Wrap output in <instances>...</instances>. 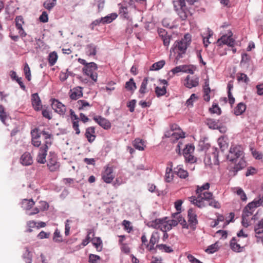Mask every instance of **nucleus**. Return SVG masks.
I'll list each match as a JSON object with an SVG mask.
<instances>
[{"label":"nucleus","mask_w":263,"mask_h":263,"mask_svg":"<svg viewBox=\"0 0 263 263\" xmlns=\"http://www.w3.org/2000/svg\"><path fill=\"white\" fill-rule=\"evenodd\" d=\"M125 88L127 90L131 91H134L137 88L133 78H130L128 81L126 82Z\"/></svg>","instance_id":"nucleus-33"},{"label":"nucleus","mask_w":263,"mask_h":263,"mask_svg":"<svg viewBox=\"0 0 263 263\" xmlns=\"http://www.w3.org/2000/svg\"><path fill=\"white\" fill-rule=\"evenodd\" d=\"M239 75L237 77V80L238 81H243L246 83H248L249 81V79L247 76V74L243 73H240L238 74Z\"/></svg>","instance_id":"nucleus-57"},{"label":"nucleus","mask_w":263,"mask_h":263,"mask_svg":"<svg viewBox=\"0 0 263 263\" xmlns=\"http://www.w3.org/2000/svg\"><path fill=\"white\" fill-rule=\"evenodd\" d=\"M174 173L176 174L179 178L185 179L189 176L187 171L184 170L182 166L178 165L174 168Z\"/></svg>","instance_id":"nucleus-21"},{"label":"nucleus","mask_w":263,"mask_h":263,"mask_svg":"<svg viewBox=\"0 0 263 263\" xmlns=\"http://www.w3.org/2000/svg\"><path fill=\"white\" fill-rule=\"evenodd\" d=\"M93 119L102 127L108 129L111 127V123L106 119L99 116H95Z\"/></svg>","instance_id":"nucleus-16"},{"label":"nucleus","mask_w":263,"mask_h":263,"mask_svg":"<svg viewBox=\"0 0 263 263\" xmlns=\"http://www.w3.org/2000/svg\"><path fill=\"white\" fill-rule=\"evenodd\" d=\"M166 218L163 219H157L153 221L152 223V227L156 229H159L162 232L168 231L172 229L173 227H175L178 224V222L176 219L166 220Z\"/></svg>","instance_id":"nucleus-4"},{"label":"nucleus","mask_w":263,"mask_h":263,"mask_svg":"<svg viewBox=\"0 0 263 263\" xmlns=\"http://www.w3.org/2000/svg\"><path fill=\"white\" fill-rule=\"evenodd\" d=\"M133 145L139 151H144L146 147L145 142L140 138H136L133 142Z\"/></svg>","instance_id":"nucleus-24"},{"label":"nucleus","mask_w":263,"mask_h":263,"mask_svg":"<svg viewBox=\"0 0 263 263\" xmlns=\"http://www.w3.org/2000/svg\"><path fill=\"white\" fill-rule=\"evenodd\" d=\"M243 157V148L240 145L231 146L227 158L230 161L234 163V166L232 168L233 172H237L246 167V162Z\"/></svg>","instance_id":"nucleus-1"},{"label":"nucleus","mask_w":263,"mask_h":263,"mask_svg":"<svg viewBox=\"0 0 263 263\" xmlns=\"http://www.w3.org/2000/svg\"><path fill=\"white\" fill-rule=\"evenodd\" d=\"M31 134L32 144L35 147L40 146L36 156V161L39 163L44 164L46 162V158L50 146L46 145H42V141L40 139V136L38 134L37 129H33Z\"/></svg>","instance_id":"nucleus-2"},{"label":"nucleus","mask_w":263,"mask_h":263,"mask_svg":"<svg viewBox=\"0 0 263 263\" xmlns=\"http://www.w3.org/2000/svg\"><path fill=\"white\" fill-rule=\"evenodd\" d=\"M168 165H170V167L167 166L166 168L165 180L167 182H170L173 179L174 177L173 173L172 172L173 163L170 162Z\"/></svg>","instance_id":"nucleus-25"},{"label":"nucleus","mask_w":263,"mask_h":263,"mask_svg":"<svg viewBox=\"0 0 263 263\" xmlns=\"http://www.w3.org/2000/svg\"><path fill=\"white\" fill-rule=\"evenodd\" d=\"M254 231L256 234L255 236L257 238H261V235L263 234V220H260L255 226Z\"/></svg>","instance_id":"nucleus-28"},{"label":"nucleus","mask_w":263,"mask_h":263,"mask_svg":"<svg viewBox=\"0 0 263 263\" xmlns=\"http://www.w3.org/2000/svg\"><path fill=\"white\" fill-rule=\"evenodd\" d=\"M217 250L218 245L217 243H215L209 246L205 251L209 254H212L217 251Z\"/></svg>","instance_id":"nucleus-51"},{"label":"nucleus","mask_w":263,"mask_h":263,"mask_svg":"<svg viewBox=\"0 0 263 263\" xmlns=\"http://www.w3.org/2000/svg\"><path fill=\"white\" fill-rule=\"evenodd\" d=\"M210 184L209 183H206L201 186L198 185L196 190V194L197 195L202 193L204 192H207L210 188Z\"/></svg>","instance_id":"nucleus-38"},{"label":"nucleus","mask_w":263,"mask_h":263,"mask_svg":"<svg viewBox=\"0 0 263 263\" xmlns=\"http://www.w3.org/2000/svg\"><path fill=\"white\" fill-rule=\"evenodd\" d=\"M82 87L77 86L71 89L69 92L71 100H76L83 96Z\"/></svg>","instance_id":"nucleus-14"},{"label":"nucleus","mask_w":263,"mask_h":263,"mask_svg":"<svg viewBox=\"0 0 263 263\" xmlns=\"http://www.w3.org/2000/svg\"><path fill=\"white\" fill-rule=\"evenodd\" d=\"M246 109V105L243 103H239L234 109V114L236 116L241 115Z\"/></svg>","instance_id":"nucleus-32"},{"label":"nucleus","mask_w":263,"mask_h":263,"mask_svg":"<svg viewBox=\"0 0 263 263\" xmlns=\"http://www.w3.org/2000/svg\"><path fill=\"white\" fill-rule=\"evenodd\" d=\"M199 85V78L197 76H187L184 81V85L189 88L195 87Z\"/></svg>","instance_id":"nucleus-13"},{"label":"nucleus","mask_w":263,"mask_h":263,"mask_svg":"<svg viewBox=\"0 0 263 263\" xmlns=\"http://www.w3.org/2000/svg\"><path fill=\"white\" fill-rule=\"evenodd\" d=\"M251 57L246 53H243L241 54V60L240 61V64L241 66H248L249 62L251 61Z\"/></svg>","instance_id":"nucleus-34"},{"label":"nucleus","mask_w":263,"mask_h":263,"mask_svg":"<svg viewBox=\"0 0 263 263\" xmlns=\"http://www.w3.org/2000/svg\"><path fill=\"white\" fill-rule=\"evenodd\" d=\"M21 163L25 166H28L32 164V157L29 152L24 153L21 156L20 159Z\"/></svg>","instance_id":"nucleus-20"},{"label":"nucleus","mask_w":263,"mask_h":263,"mask_svg":"<svg viewBox=\"0 0 263 263\" xmlns=\"http://www.w3.org/2000/svg\"><path fill=\"white\" fill-rule=\"evenodd\" d=\"M187 216L190 228L194 229V226H195L198 223L197 215L195 213V212L192 209H189L188 211Z\"/></svg>","instance_id":"nucleus-17"},{"label":"nucleus","mask_w":263,"mask_h":263,"mask_svg":"<svg viewBox=\"0 0 263 263\" xmlns=\"http://www.w3.org/2000/svg\"><path fill=\"white\" fill-rule=\"evenodd\" d=\"M249 243L248 238L233 237L230 242L231 249L236 252H241Z\"/></svg>","instance_id":"nucleus-6"},{"label":"nucleus","mask_w":263,"mask_h":263,"mask_svg":"<svg viewBox=\"0 0 263 263\" xmlns=\"http://www.w3.org/2000/svg\"><path fill=\"white\" fill-rule=\"evenodd\" d=\"M53 240L56 242L62 241V238L60 235V232L58 230H56L54 233Z\"/></svg>","instance_id":"nucleus-63"},{"label":"nucleus","mask_w":263,"mask_h":263,"mask_svg":"<svg viewBox=\"0 0 263 263\" xmlns=\"http://www.w3.org/2000/svg\"><path fill=\"white\" fill-rule=\"evenodd\" d=\"M209 201V204L210 206H211L216 209H219L220 208V203L217 201L214 200L213 198H212V199H211L210 201Z\"/></svg>","instance_id":"nucleus-64"},{"label":"nucleus","mask_w":263,"mask_h":263,"mask_svg":"<svg viewBox=\"0 0 263 263\" xmlns=\"http://www.w3.org/2000/svg\"><path fill=\"white\" fill-rule=\"evenodd\" d=\"M174 218L173 219H176L182 227L183 228L189 229L190 227L189 223L187 224L186 220L181 216L180 214L174 213L172 214Z\"/></svg>","instance_id":"nucleus-22"},{"label":"nucleus","mask_w":263,"mask_h":263,"mask_svg":"<svg viewBox=\"0 0 263 263\" xmlns=\"http://www.w3.org/2000/svg\"><path fill=\"white\" fill-rule=\"evenodd\" d=\"M35 204L34 201L32 199H24L22 200V207L25 210L30 209Z\"/></svg>","instance_id":"nucleus-29"},{"label":"nucleus","mask_w":263,"mask_h":263,"mask_svg":"<svg viewBox=\"0 0 263 263\" xmlns=\"http://www.w3.org/2000/svg\"><path fill=\"white\" fill-rule=\"evenodd\" d=\"M136 104V100H132L127 103V106L129 108V111L133 112L135 110V107Z\"/></svg>","instance_id":"nucleus-62"},{"label":"nucleus","mask_w":263,"mask_h":263,"mask_svg":"<svg viewBox=\"0 0 263 263\" xmlns=\"http://www.w3.org/2000/svg\"><path fill=\"white\" fill-rule=\"evenodd\" d=\"M206 124L211 129H217L219 128L218 121L212 119H208L206 120Z\"/></svg>","instance_id":"nucleus-41"},{"label":"nucleus","mask_w":263,"mask_h":263,"mask_svg":"<svg viewBox=\"0 0 263 263\" xmlns=\"http://www.w3.org/2000/svg\"><path fill=\"white\" fill-rule=\"evenodd\" d=\"M252 209L254 211L255 209L260 206V205L263 206V196L259 195L257 198H255L253 201L249 203Z\"/></svg>","instance_id":"nucleus-23"},{"label":"nucleus","mask_w":263,"mask_h":263,"mask_svg":"<svg viewBox=\"0 0 263 263\" xmlns=\"http://www.w3.org/2000/svg\"><path fill=\"white\" fill-rule=\"evenodd\" d=\"M15 22L16 27L18 30L20 36L22 37H25L27 34L23 28V25L24 24L23 17L21 15L17 16L15 19Z\"/></svg>","instance_id":"nucleus-15"},{"label":"nucleus","mask_w":263,"mask_h":263,"mask_svg":"<svg viewBox=\"0 0 263 263\" xmlns=\"http://www.w3.org/2000/svg\"><path fill=\"white\" fill-rule=\"evenodd\" d=\"M96 46L93 44H90L86 46V54L88 56H93L96 54Z\"/></svg>","instance_id":"nucleus-30"},{"label":"nucleus","mask_w":263,"mask_h":263,"mask_svg":"<svg viewBox=\"0 0 263 263\" xmlns=\"http://www.w3.org/2000/svg\"><path fill=\"white\" fill-rule=\"evenodd\" d=\"M95 128L91 126L86 128L85 136L89 143L93 142L96 138Z\"/></svg>","instance_id":"nucleus-19"},{"label":"nucleus","mask_w":263,"mask_h":263,"mask_svg":"<svg viewBox=\"0 0 263 263\" xmlns=\"http://www.w3.org/2000/svg\"><path fill=\"white\" fill-rule=\"evenodd\" d=\"M119 13L122 15L124 18H128V11L126 7L122 6L120 9Z\"/></svg>","instance_id":"nucleus-60"},{"label":"nucleus","mask_w":263,"mask_h":263,"mask_svg":"<svg viewBox=\"0 0 263 263\" xmlns=\"http://www.w3.org/2000/svg\"><path fill=\"white\" fill-rule=\"evenodd\" d=\"M39 135L41 136L40 134H42L44 137V142L42 145H46L48 146H50L52 144V141L51 139V135L49 134L48 132L45 131H42Z\"/></svg>","instance_id":"nucleus-27"},{"label":"nucleus","mask_w":263,"mask_h":263,"mask_svg":"<svg viewBox=\"0 0 263 263\" xmlns=\"http://www.w3.org/2000/svg\"><path fill=\"white\" fill-rule=\"evenodd\" d=\"M72 127L73 129L76 131V134L77 135L80 134V130L79 128V120H73L72 121Z\"/></svg>","instance_id":"nucleus-61"},{"label":"nucleus","mask_w":263,"mask_h":263,"mask_svg":"<svg viewBox=\"0 0 263 263\" xmlns=\"http://www.w3.org/2000/svg\"><path fill=\"white\" fill-rule=\"evenodd\" d=\"M184 157L185 161L187 162L193 163L196 161V158L193 155V154L188 155L185 153V155L184 156Z\"/></svg>","instance_id":"nucleus-49"},{"label":"nucleus","mask_w":263,"mask_h":263,"mask_svg":"<svg viewBox=\"0 0 263 263\" xmlns=\"http://www.w3.org/2000/svg\"><path fill=\"white\" fill-rule=\"evenodd\" d=\"M185 255L186 256L189 261L191 263H202L198 259L196 258L194 256L189 254V253H185Z\"/></svg>","instance_id":"nucleus-56"},{"label":"nucleus","mask_w":263,"mask_h":263,"mask_svg":"<svg viewBox=\"0 0 263 263\" xmlns=\"http://www.w3.org/2000/svg\"><path fill=\"white\" fill-rule=\"evenodd\" d=\"M232 35L233 33L231 31L229 32L227 34L223 35L217 41L218 46H222L224 45H227L230 47H234L235 41L232 37Z\"/></svg>","instance_id":"nucleus-9"},{"label":"nucleus","mask_w":263,"mask_h":263,"mask_svg":"<svg viewBox=\"0 0 263 263\" xmlns=\"http://www.w3.org/2000/svg\"><path fill=\"white\" fill-rule=\"evenodd\" d=\"M188 71V66L187 65H180L173 68L171 72L174 75L180 72H186Z\"/></svg>","instance_id":"nucleus-31"},{"label":"nucleus","mask_w":263,"mask_h":263,"mask_svg":"<svg viewBox=\"0 0 263 263\" xmlns=\"http://www.w3.org/2000/svg\"><path fill=\"white\" fill-rule=\"evenodd\" d=\"M164 34H161V38L163 40V45L165 46L168 47L170 43L171 36L167 35V33L165 30L163 31Z\"/></svg>","instance_id":"nucleus-43"},{"label":"nucleus","mask_w":263,"mask_h":263,"mask_svg":"<svg viewBox=\"0 0 263 263\" xmlns=\"http://www.w3.org/2000/svg\"><path fill=\"white\" fill-rule=\"evenodd\" d=\"M191 37L189 34H185L184 37L180 41H176L171 49V52L176 54V59L179 60L183 57L187 47L191 43Z\"/></svg>","instance_id":"nucleus-3"},{"label":"nucleus","mask_w":263,"mask_h":263,"mask_svg":"<svg viewBox=\"0 0 263 263\" xmlns=\"http://www.w3.org/2000/svg\"><path fill=\"white\" fill-rule=\"evenodd\" d=\"M51 106L52 109L60 115H65L66 111V107L58 100L53 99Z\"/></svg>","instance_id":"nucleus-11"},{"label":"nucleus","mask_w":263,"mask_h":263,"mask_svg":"<svg viewBox=\"0 0 263 263\" xmlns=\"http://www.w3.org/2000/svg\"><path fill=\"white\" fill-rule=\"evenodd\" d=\"M213 35V32L209 29L207 30V36H203V42L205 47H207L208 45L211 43L209 41L210 38Z\"/></svg>","instance_id":"nucleus-46"},{"label":"nucleus","mask_w":263,"mask_h":263,"mask_svg":"<svg viewBox=\"0 0 263 263\" xmlns=\"http://www.w3.org/2000/svg\"><path fill=\"white\" fill-rule=\"evenodd\" d=\"M100 260V257L98 255L94 254H90L89 257V262L91 263H99V261Z\"/></svg>","instance_id":"nucleus-59"},{"label":"nucleus","mask_w":263,"mask_h":263,"mask_svg":"<svg viewBox=\"0 0 263 263\" xmlns=\"http://www.w3.org/2000/svg\"><path fill=\"white\" fill-rule=\"evenodd\" d=\"M115 178L113 169L111 167L106 166L102 173V179L106 183H110Z\"/></svg>","instance_id":"nucleus-12"},{"label":"nucleus","mask_w":263,"mask_h":263,"mask_svg":"<svg viewBox=\"0 0 263 263\" xmlns=\"http://www.w3.org/2000/svg\"><path fill=\"white\" fill-rule=\"evenodd\" d=\"M195 147L192 144L186 145L185 148L183 149V156H185V153L189 154H193L194 152Z\"/></svg>","instance_id":"nucleus-50"},{"label":"nucleus","mask_w":263,"mask_h":263,"mask_svg":"<svg viewBox=\"0 0 263 263\" xmlns=\"http://www.w3.org/2000/svg\"><path fill=\"white\" fill-rule=\"evenodd\" d=\"M24 71L26 78L28 81H30L31 80V71L29 65L27 63H26L24 66Z\"/></svg>","instance_id":"nucleus-54"},{"label":"nucleus","mask_w":263,"mask_h":263,"mask_svg":"<svg viewBox=\"0 0 263 263\" xmlns=\"http://www.w3.org/2000/svg\"><path fill=\"white\" fill-rule=\"evenodd\" d=\"M254 212L249 203L245 206L242 214L241 223L243 227L247 228L250 225L251 220L253 219Z\"/></svg>","instance_id":"nucleus-7"},{"label":"nucleus","mask_w":263,"mask_h":263,"mask_svg":"<svg viewBox=\"0 0 263 263\" xmlns=\"http://www.w3.org/2000/svg\"><path fill=\"white\" fill-rule=\"evenodd\" d=\"M165 61L163 60H160L154 63L150 67L151 70H159L161 69L165 65Z\"/></svg>","instance_id":"nucleus-35"},{"label":"nucleus","mask_w":263,"mask_h":263,"mask_svg":"<svg viewBox=\"0 0 263 263\" xmlns=\"http://www.w3.org/2000/svg\"><path fill=\"white\" fill-rule=\"evenodd\" d=\"M91 106L87 101L84 100H80L77 101L76 107L79 110H86L87 107Z\"/></svg>","instance_id":"nucleus-26"},{"label":"nucleus","mask_w":263,"mask_h":263,"mask_svg":"<svg viewBox=\"0 0 263 263\" xmlns=\"http://www.w3.org/2000/svg\"><path fill=\"white\" fill-rule=\"evenodd\" d=\"M117 16L116 13H111L109 15L102 17V24H108L111 23L117 18Z\"/></svg>","instance_id":"nucleus-37"},{"label":"nucleus","mask_w":263,"mask_h":263,"mask_svg":"<svg viewBox=\"0 0 263 263\" xmlns=\"http://www.w3.org/2000/svg\"><path fill=\"white\" fill-rule=\"evenodd\" d=\"M213 193L210 192H204L200 194L197 195V197L192 196L191 199V201L199 208L205 207L206 205L204 203V200L210 201L213 198Z\"/></svg>","instance_id":"nucleus-5"},{"label":"nucleus","mask_w":263,"mask_h":263,"mask_svg":"<svg viewBox=\"0 0 263 263\" xmlns=\"http://www.w3.org/2000/svg\"><path fill=\"white\" fill-rule=\"evenodd\" d=\"M197 99V97L195 93H193L190 96V98L187 100L186 104L188 106H192L193 102L195 100Z\"/></svg>","instance_id":"nucleus-58"},{"label":"nucleus","mask_w":263,"mask_h":263,"mask_svg":"<svg viewBox=\"0 0 263 263\" xmlns=\"http://www.w3.org/2000/svg\"><path fill=\"white\" fill-rule=\"evenodd\" d=\"M58 59V55L54 51L51 52L48 56V62L50 65L53 66L55 64Z\"/></svg>","instance_id":"nucleus-42"},{"label":"nucleus","mask_w":263,"mask_h":263,"mask_svg":"<svg viewBox=\"0 0 263 263\" xmlns=\"http://www.w3.org/2000/svg\"><path fill=\"white\" fill-rule=\"evenodd\" d=\"M122 226L124 227V230L128 233H130L133 230L132 223L128 220H124L122 222Z\"/></svg>","instance_id":"nucleus-48"},{"label":"nucleus","mask_w":263,"mask_h":263,"mask_svg":"<svg viewBox=\"0 0 263 263\" xmlns=\"http://www.w3.org/2000/svg\"><path fill=\"white\" fill-rule=\"evenodd\" d=\"M210 111L213 114H217L219 115L221 114V111L220 107L217 104H213L212 107L210 108Z\"/></svg>","instance_id":"nucleus-55"},{"label":"nucleus","mask_w":263,"mask_h":263,"mask_svg":"<svg viewBox=\"0 0 263 263\" xmlns=\"http://www.w3.org/2000/svg\"><path fill=\"white\" fill-rule=\"evenodd\" d=\"M148 82V78H145L142 82L140 88L139 89V92L141 94L144 95L148 92L147 85Z\"/></svg>","instance_id":"nucleus-40"},{"label":"nucleus","mask_w":263,"mask_h":263,"mask_svg":"<svg viewBox=\"0 0 263 263\" xmlns=\"http://www.w3.org/2000/svg\"><path fill=\"white\" fill-rule=\"evenodd\" d=\"M160 239L159 233L158 232H154L151 235L149 242L151 244H156Z\"/></svg>","instance_id":"nucleus-44"},{"label":"nucleus","mask_w":263,"mask_h":263,"mask_svg":"<svg viewBox=\"0 0 263 263\" xmlns=\"http://www.w3.org/2000/svg\"><path fill=\"white\" fill-rule=\"evenodd\" d=\"M47 165L51 172H55L59 170L60 163L58 162L57 157L55 154L50 153Z\"/></svg>","instance_id":"nucleus-10"},{"label":"nucleus","mask_w":263,"mask_h":263,"mask_svg":"<svg viewBox=\"0 0 263 263\" xmlns=\"http://www.w3.org/2000/svg\"><path fill=\"white\" fill-rule=\"evenodd\" d=\"M172 138H174L176 140H178L179 138H184L185 133L181 130L180 131H177L176 132H174L172 133Z\"/></svg>","instance_id":"nucleus-53"},{"label":"nucleus","mask_w":263,"mask_h":263,"mask_svg":"<svg viewBox=\"0 0 263 263\" xmlns=\"http://www.w3.org/2000/svg\"><path fill=\"white\" fill-rule=\"evenodd\" d=\"M32 105L35 110H40L42 107L41 99L37 93H33L31 96Z\"/></svg>","instance_id":"nucleus-18"},{"label":"nucleus","mask_w":263,"mask_h":263,"mask_svg":"<svg viewBox=\"0 0 263 263\" xmlns=\"http://www.w3.org/2000/svg\"><path fill=\"white\" fill-rule=\"evenodd\" d=\"M56 1L57 0H47L44 3L43 6L46 9L50 10L55 6Z\"/></svg>","instance_id":"nucleus-45"},{"label":"nucleus","mask_w":263,"mask_h":263,"mask_svg":"<svg viewBox=\"0 0 263 263\" xmlns=\"http://www.w3.org/2000/svg\"><path fill=\"white\" fill-rule=\"evenodd\" d=\"M156 248L166 253H171L173 252V249L171 247L164 244L157 245Z\"/></svg>","instance_id":"nucleus-39"},{"label":"nucleus","mask_w":263,"mask_h":263,"mask_svg":"<svg viewBox=\"0 0 263 263\" xmlns=\"http://www.w3.org/2000/svg\"><path fill=\"white\" fill-rule=\"evenodd\" d=\"M91 241L97 251H101L102 250V242L100 237H95L91 239Z\"/></svg>","instance_id":"nucleus-36"},{"label":"nucleus","mask_w":263,"mask_h":263,"mask_svg":"<svg viewBox=\"0 0 263 263\" xmlns=\"http://www.w3.org/2000/svg\"><path fill=\"white\" fill-rule=\"evenodd\" d=\"M7 118V114L5 108L2 105H0V120L3 123H5V120Z\"/></svg>","instance_id":"nucleus-52"},{"label":"nucleus","mask_w":263,"mask_h":263,"mask_svg":"<svg viewBox=\"0 0 263 263\" xmlns=\"http://www.w3.org/2000/svg\"><path fill=\"white\" fill-rule=\"evenodd\" d=\"M98 67L94 62H90L84 66L83 68V72L86 76H89L93 81L97 82L98 74L97 73Z\"/></svg>","instance_id":"nucleus-8"},{"label":"nucleus","mask_w":263,"mask_h":263,"mask_svg":"<svg viewBox=\"0 0 263 263\" xmlns=\"http://www.w3.org/2000/svg\"><path fill=\"white\" fill-rule=\"evenodd\" d=\"M166 92V88L165 86H163L162 87L157 86L155 88V93L158 97L164 95Z\"/></svg>","instance_id":"nucleus-47"}]
</instances>
